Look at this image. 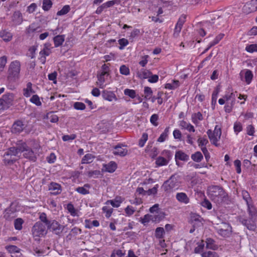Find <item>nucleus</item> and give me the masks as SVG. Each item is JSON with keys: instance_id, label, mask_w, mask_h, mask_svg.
Returning <instances> with one entry per match:
<instances>
[{"instance_id": "1", "label": "nucleus", "mask_w": 257, "mask_h": 257, "mask_svg": "<svg viewBox=\"0 0 257 257\" xmlns=\"http://www.w3.org/2000/svg\"><path fill=\"white\" fill-rule=\"evenodd\" d=\"M207 193L210 199L217 205L226 202L228 199L227 193L219 186L209 187Z\"/></svg>"}, {"instance_id": "2", "label": "nucleus", "mask_w": 257, "mask_h": 257, "mask_svg": "<svg viewBox=\"0 0 257 257\" xmlns=\"http://www.w3.org/2000/svg\"><path fill=\"white\" fill-rule=\"evenodd\" d=\"M21 64L18 60L11 62L8 70V79L11 81L16 82L20 77Z\"/></svg>"}, {"instance_id": "3", "label": "nucleus", "mask_w": 257, "mask_h": 257, "mask_svg": "<svg viewBox=\"0 0 257 257\" xmlns=\"http://www.w3.org/2000/svg\"><path fill=\"white\" fill-rule=\"evenodd\" d=\"M179 176L174 175L163 183L162 187L165 191L171 192L177 189L179 187Z\"/></svg>"}, {"instance_id": "4", "label": "nucleus", "mask_w": 257, "mask_h": 257, "mask_svg": "<svg viewBox=\"0 0 257 257\" xmlns=\"http://www.w3.org/2000/svg\"><path fill=\"white\" fill-rule=\"evenodd\" d=\"M20 157L17 148H10L4 155V162L6 165L12 164Z\"/></svg>"}, {"instance_id": "5", "label": "nucleus", "mask_w": 257, "mask_h": 257, "mask_svg": "<svg viewBox=\"0 0 257 257\" xmlns=\"http://www.w3.org/2000/svg\"><path fill=\"white\" fill-rule=\"evenodd\" d=\"M221 134V127L218 125H215L213 131L211 130H208L207 131V134L211 143L216 147L219 146L218 142L220 139Z\"/></svg>"}, {"instance_id": "6", "label": "nucleus", "mask_w": 257, "mask_h": 257, "mask_svg": "<svg viewBox=\"0 0 257 257\" xmlns=\"http://www.w3.org/2000/svg\"><path fill=\"white\" fill-rule=\"evenodd\" d=\"M217 232L223 237H228L232 233V227L226 222H222L215 227Z\"/></svg>"}, {"instance_id": "7", "label": "nucleus", "mask_w": 257, "mask_h": 257, "mask_svg": "<svg viewBox=\"0 0 257 257\" xmlns=\"http://www.w3.org/2000/svg\"><path fill=\"white\" fill-rule=\"evenodd\" d=\"M18 151L19 152L20 157L22 153H23V156L25 158H28L31 160L35 161L36 158L33 151L29 148H28L26 143H23L19 145L17 148Z\"/></svg>"}, {"instance_id": "8", "label": "nucleus", "mask_w": 257, "mask_h": 257, "mask_svg": "<svg viewBox=\"0 0 257 257\" xmlns=\"http://www.w3.org/2000/svg\"><path fill=\"white\" fill-rule=\"evenodd\" d=\"M14 99L15 94L13 93H8L4 94L0 98L1 108L7 109L13 105Z\"/></svg>"}, {"instance_id": "9", "label": "nucleus", "mask_w": 257, "mask_h": 257, "mask_svg": "<svg viewBox=\"0 0 257 257\" xmlns=\"http://www.w3.org/2000/svg\"><path fill=\"white\" fill-rule=\"evenodd\" d=\"M46 225L42 222H37L32 228V233L34 237H42L47 234Z\"/></svg>"}, {"instance_id": "10", "label": "nucleus", "mask_w": 257, "mask_h": 257, "mask_svg": "<svg viewBox=\"0 0 257 257\" xmlns=\"http://www.w3.org/2000/svg\"><path fill=\"white\" fill-rule=\"evenodd\" d=\"M47 227L54 234L59 235L63 232L65 227L56 220H53L47 225Z\"/></svg>"}, {"instance_id": "11", "label": "nucleus", "mask_w": 257, "mask_h": 257, "mask_svg": "<svg viewBox=\"0 0 257 257\" xmlns=\"http://www.w3.org/2000/svg\"><path fill=\"white\" fill-rule=\"evenodd\" d=\"M239 75L241 78V80L244 81L246 84H249L252 80L253 74L252 71L249 69H244L242 70Z\"/></svg>"}, {"instance_id": "12", "label": "nucleus", "mask_w": 257, "mask_h": 257, "mask_svg": "<svg viewBox=\"0 0 257 257\" xmlns=\"http://www.w3.org/2000/svg\"><path fill=\"white\" fill-rule=\"evenodd\" d=\"M243 12L250 13L257 11V0H251L246 3L243 8Z\"/></svg>"}, {"instance_id": "13", "label": "nucleus", "mask_w": 257, "mask_h": 257, "mask_svg": "<svg viewBox=\"0 0 257 257\" xmlns=\"http://www.w3.org/2000/svg\"><path fill=\"white\" fill-rule=\"evenodd\" d=\"M26 126V125L23 121L18 120L14 123L12 128V132L16 134L20 133L24 130Z\"/></svg>"}, {"instance_id": "14", "label": "nucleus", "mask_w": 257, "mask_h": 257, "mask_svg": "<svg viewBox=\"0 0 257 257\" xmlns=\"http://www.w3.org/2000/svg\"><path fill=\"white\" fill-rule=\"evenodd\" d=\"M109 75V73H106V72H101L97 75L98 80L97 81V85L100 88H103L105 86L104 84L106 80Z\"/></svg>"}, {"instance_id": "15", "label": "nucleus", "mask_w": 257, "mask_h": 257, "mask_svg": "<svg viewBox=\"0 0 257 257\" xmlns=\"http://www.w3.org/2000/svg\"><path fill=\"white\" fill-rule=\"evenodd\" d=\"M124 146L122 144H118L114 147V150L113 154L114 155L119 156L121 157L125 156L127 153V150L125 148H123Z\"/></svg>"}, {"instance_id": "16", "label": "nucleus", "mask_w": 257, "mask_h": 257, "mask_svg": "<svg viewBox=\"0 0 257 257\" xmlns=\"http://www.w3.org/2000/svg\"><path fill=\"white\" fill-rule=\"evenodd\" d=\"M49 190L52 194L56 195L61 193L62 188L58 183L51 182L49 185Z\"/></svg>"}, {"instance_id": "17", "label": "nucleus", "mask_w": 257, "mask_h": 257, "mask_svg": "<svg viewBox=\"0 0 257 257\" xmlns=\"http://www.w3.org/2000/svg\"><path fill=\"white\" fill-rule=\"evenodd\" d=\"M177 200L182 204H187L190 202V199L185 193L179 192L176 195Z\"/></svg>"}, {"instance_id": "18", "label": "nucleus", "mask_w": 257, "mask_h": 257, "mask_svg": "<svg viewBox=\"0 0 257 257\" xmlns=\"http://www.w3.org/2000/svg\"><path fill=\"white\" fill-rule=\"evenodd\" d=\"M236 92H228L223 96L226 103H231V105H234L236 98Z\"/></svg>"}, {"instance_id": "19", "label": "nucleus", "mask_w": 257, "mask_h": 257, "mask_svg": "<svg viewBox=\"0 0 257 257\" xmlns=\"http://www.w3.org/2000/svg\"><path fill=\"white\" fill-rule=\"evenodd\" d=\"M12 21L15 25H20L23 21L22 13L20 11L15 12L12 16Z\"/></svg>"}, {"instance_id": "20", "label": "nucleus", "mask_w": 257, "mask_h": 257, "mask_svg": "<svg viewBox=\"0 0 257 257\" xmlns=\"http://www.w3.org/2000/svg\"><path fill=\"white\" fill-rule=\"evenodd\" d=\"M102 96L103 98L109 101H112L113 100H116V97L115 94L112 92L107 90H103L102 91Z\"/></svg>"}, {"instance_id": "21", "label": "nucleus", "mask_w": 257, "mask_h": 257, "mask_svg": "<svg viewBox=\"0 0 257 257\" xmlns=\"http://www.w3.org/2000/svg\"><path fill=\"white\" fill-rule=\"evenodd\" d=\"M123 199L121 197H116L113 200H107L105 204H111V205L115 208H117L120 206L121 203L123 202Z\"/></svg>"}, {"instance_id": "22", "label": "nucleus", "mask_w": 257, "mask_h": 257, "mask_svg": "<svg viewBox=\"0 0 257 257\" xmlns=\"http://www.w3.org/2000/svg\"><path fill=\"white\" fill-rule=\"evenodd\" d=\"M35 92V91L32 88V84L31 82H28L27 84L26 88L23 89V95L26 97H30Z\"/></svg>"}, {"instance_id": "23", "label": "nucleus", "mask_w": 257, "mask_h": 257, "mask_svg": "<svg viewBox=\"0 0 257 257\" xmlns=\"http://www.w3.org/2000/svg\"><path fill=\"white\" fill-rule=\"evenodd\" d=\"M90 185L89 184H85L82 187H78L76 189V191L82 195H86L89 193V189L90 188Z\"/></svg>"}, {"instance_id": "24", "label": "nucleus", "mask_w": 257, "mask_h": 257, "mask_svg": "<svg viewBox=\"0 0 257 257\" xmlns=\"http://www.w3.org/2000/svg\"><path fill=\"white\" fill-rule=\"evenodd\" d=\"M65 40L64 35H58L53 38V41L55 47H58L62 45Z\"/></svg>"}, {"instance_id": "25", "label": "nucleus", "mask_w": 257, "mask_h": 257, "mask_svg": "<svg viewBox=\"0 0 257 257\" xmlns=\"http://www.w3.org/2000/svg\"><path fill=\"white\" fill-rule=\"evenodd\" d=\"M51 45L49 43H45L44 45L43 49L40 52V55L49 56L51 53Z\"/></svg>"}, {"instance_id": "26", "label": "nucleus", "mask_w": 257, "mask_h": 257, "mask_svg": "<svg viewBox=\"0 0 257 257\" xmlns=\"http://www.w3.org/2000/svg\"><path fill=\"white\" fill-rule=\"evenodd\" d=\"M203 116L200 112L193 113L191 116L192 121L196 125H197L199 121L203 120Z\"/></svg>"}, {"instance_id": "27", "label": "nucleus", "mask_w": 257, "mask_h": 257, "mask_svg": "<svg viewBox=\"0 0 257 257\" xmlns=\"http://www.w3.org/2000/svg\"><path fill=\"white\" fill-rule=\"evenodd\" d=\"M206 248L212 250H216L217 248V245L215 244V241L211 238H207L205 241Z\"/></svg>"}, {"instance_id": "28", "label": "nucleus", "mask_w": 257, "mask_h": 257, "mask_svg": "<svg viewBox=\"0 0 257 257\" xmlns=\"http://www.w3.org/2000/svg\"><path fill=\"white\" fill-rule=\"evenodd\" d=\"M0 37L6 42L10 41L13 37V35L9 32L3 30L0 32Z\"/></svg>"}, {"instance_id": "29", "label": "nucleus", "mask_w": 257, "mask_h": 257, "mask_svg": "<svg viewBox=\"0 0 257 257\" xmlns=\"http://www.w3.org/2000/svg\"><path fill=\"white\" fill-rule=\"evenodd\" d=\"M106 171L113 173L117 168L116 164L113 161L110 162L108 164L104 165Z\"/></svg>"}, {"instance_id": "30", "label": "nucleus", "mask_w": 257, "mask_h": 257, "mask_svg": "<svg viewBox=\"0 0 257 257\" xmlns=\"http://www.w3.org/2000/svg\"><path fill=\"white\" fill-rule=\"evenodd\" d=\"M175 159L176 161L177 160H180L181 161H187L189 159V156L184 152L181 151H179L176 152Z\"/></svg>"}, {"instance_id": "31", "label": "nucleus", "mask_w": 257, "mask_h": 257, "mask_svg": "<svg viewBox=\"0 0 257 257\" xmlns=\"http://www.w3.org/2000/svg\"><path fill=\"white\" fill-rule=\"evenodd\" d=\"M180 82L178 80H174L172 83H168L165 84V88L169 90L175 89L179 87Z\"/></svg>"}, {"instance_id": "32", "label": "nucleus", "mask_w": 257, "mask_h": 257, "mask_svg": "<svg viewBox=\"0 0 257 257\" xmlns=\"http://www.w3.org/2000/svg\"><path fill=\"white\" fill-rule=\"evenodd\" d=\"M94 156L91 154H86L82 159V164H89L93 162Z\"/></svg>"}, {"instance_id": "33", "label": "nucleus", "mask_w": 257, "mask_h": 257, "mask_svg": "<svg viewBox=\"0 0 257 257\" xmlns=\"http://www.w3.org/2000/svg\"><path fill=\"white\" fill-rule=\"evenodd\" d=\"M102 212L105 214V216L107 218H109L113 211V209L110 206H104L102 208Z\"/></svg>"}, {"instance_id": "34", "label": "nucleus", "mask_w": 257, "mask_h": 257, "mask_svg": "<svg viewBox=\"0 0 257 257\" xmlns=\"http://www.w3.org/2000/svg\"><path fill=\"white\" fill-rule=\"evenodd\" d=\"M169 127H167L164 132L160 135V136L158 139V142L162 143L164 142L168 137V134L169 132Z\"/></svg>"}, {"instance_id": "35", "label": "nucleus", "mask_w": 257, "mask_h": 257, "mask_svg": "<svg viewBox=\"0 0 257 257\" xmlns=\"http://www.w3.org/2000/svg\"><path fill=\"white\" fill-rule=\"evenodd\" d=\"M151 215L152 221L153 222H159L164 218L163 214L161 212H156L154 214Z\"/></svg>"}, {"instance_id": "36", "label": "nucleus", "mask_w": 257, "mask_h": 257, "mask_svg": "<svg viewBox=\"0 0 257 257\" xmlns=\"http://www.w3.org/2000/svg\"><path fill=\"white\" fill-rule=\"evenodd\" d=\"M151 74H152V72L150 71L143 69L139 72V76L141 79H148Z\"/></svg>"}, {"instance_id": "37", "label": "nucleus", "mask_w": 257, "mask_h": 257, "mask_svg": "<svg viewBox=\"0 0 257 257\" xmlns=\"http://www.w3.org/2000/svg\"><path fill=\"white\" fill-rule=\"evenodd\" d=\"M7 250L11 253L16 254L19 253L21 249L16 245H9L6 247Z\"/></svg>"}, {"instance_id": "38", "label": "nucleus", "mask_w": 257, "mask_h": 257, "mask_svg": "<svg viewBox=\"0 0 257 257\" xmlns=\"http://www.w3.org/2000/svg\"><path fill=\"white\" fill-rule=\"evenodd\" d=\"M205 246V243L203 240L198 243V245L194 249V252L196 253H202Z\"/></svg>"}, {"instance_id": "39", "label": "nucleus", "mask_w": 257, "mask_h": 257, "mask_svg": "<svg viewBox=\"0 0 257 257\" xmlns=\"http://www.w3.org/2000/svg\"><path fill=\"white\" fill-rule=\"evenodd\" d=\"M192 159L196 162H200L203 159V155L200 152H197L191 156Z\"/></svg>"}, {"instance_id": "40", "label": "nucleus", "mask_w": 257, "mask_h": 257, "mask_svg": "<svg viewBox=\"0 0 257 257\" xmlns=\"http://www.w3.org/2000/svg\"><path fill=\"white\" fill-rule=\"evenodd\" d=\"M67 209L70 213V214L73 216H78L77 211L74 208L73 205L71 203H69L67 206Z\"/></svg>"}, {"instance_id": "41", "label": "nucleus", "mask_w": 257, "mask_h": 257, "mask_svg": "<svg viewBox=\"0 0 257 257\" xmlns=\"http://www.w3.org/2000/svg\"><path fill=\"white\" fill-rule=\"evenodd\" d=\"M156 163L159 166H164L168 164V161L164 157H159L157 159Z\"/></svg>"}, {"instance_id": "42", "label": "nucleus", "mask_w": 257, "mask_h": 257, "mask_svg": "<svg viewBox=\"0 0 257 257\" xmlns=\"http://www.w3.org/2000/svg\"><path fill=\"white\" fill-rule=\"evenodd\" d=\"M164 233L165 231L163 227H157L155 231V236L157 238L161 239L163 237Z\"/></svg>"}, {"instance_id": "43", "label": "nucleus", "mask_w": 257, "mask_h": 257, "mask_svg": "<svg viewBox=\"0 0 257 257\" xmlns=\"http://www.w3.org/2000/svg\"><path fill=\"white\" fill-rule=\"evenodd\" d=\"M124 94L131 97V98H134L136 97L137 94L135 90L133 89H125L124 90Z\"/></svg>"}, {"instance_id": "44", "label": "nucleus", "mask_w": 257, "mask_h": 257, "mask_svg": "<svg viewBox=\"0 0 257 257\" xmlns=\"http://www.w3.org/2000/svg\"><path fill=\"white\" fill-rule=\"evenodd\" d=\"M24 221L22 218H19L14 221L15 228L17 230H21L22 228V224Z\"/></svg>"}, {"instance_id": "45", "label": "nucleus", "mask_w": 257, "mask_h": 257, "mask_svg": "<svg viewBox=\"0 0 257 257\" xmlns=\"http://www.w3.org/2000/svg\"><path fill=\"white\" fill-rule=\"evenodd\" d=\"M30 101L37 106H40L42 104L40 98L38 95H33L30 99Z\"/></svg>"}, {"instance_id": "46", "label": "nucleus", "mask_w": 257, "mask_h": 257, "mask_svg": "<svg viewBox=\"0 0 257 257\" xmlns=\"http://www.w3.org/2000/svg\"><path fill=\"white\" fill-rule=\"evenodd\" d=\"M202 257H219L218 254L213 251H207L202 252L201 254Z\"/></svg>"}, {"instance_id": "47", "label": "nucleus", "mask_w": 257, "mask_h": 257, "mask_svg": "<svg viewBox=\"0 0 257 257\" xmlns=\"http://www.w3.org/2000/svg\"><path fill=\"white\" fill-rule=\"evenodd\" d=\"M158 188H159V185L158 184L155 185L154 187L146 191V195L150 196V195H152L156 194L157 193V191H158Z\"/></svg>"}, {"instance_id": "48", "label": "nucleus", "mask_w": 257, "mask_h": 257, "mask_svg": "<svg viewBox=\"0 0 257 257\" xmlns=\"http://www.w3.org/2000/svg\"><path fill=\"white\" fill-rule=\"evenodd\" d=\"M119 72L120 74L126 76L130 74L128 67L125 65H122L120 67Z\"/></svg>"}, {"instance_id": "49", "label": "nucleus", "mask_w": 257, "mask_h": 257, "mask_svg": "<svg viewBox=\"0 0 257 257\" xmlns=\"http://www.w3.org/2000/svg\"><path fill=\"white\" fill-rule=\"evenodd\" d=\"M198 146L200 147H206L207 144H208V140L204 137H199L197 140Z\"/></svg>"}, {"instance_id": "50", "label": "nucleus", "mask_w": 257, "mask_h": 257, "mask_svg": "<svg viewBox=\"0 0 257 257\" xmlns=\"http://www.w3.org/2000/svg\"><path fill=\"white\" fill-rule=\"evenodd\" d=\"M241 194L243 199L246 202V204L252 202L251 197H250L249 193L246 191L243 190L241 192Z\"/></svg>"}, {"instance_id": "51", "label": "nucleus", "mask_w": 257, "mask_h": 257, "mask_svg": "<svg viewBox=\"0 0 257 257\" xmlns=\"http://www.w3.org/2000/svg\"><path fill=\"white\" fill-rule=\"evenodd\" d=\"M52 6V3L50 0H43L42 8L44 11L49 10Z\"/></svg>"}, {"instance_id": "52", "label": "nucleus", "mask_w": 257, "mask_h": 257, "mask_svg": "<svg viewBox=\"0 0 257 257\" xmlns=\"http://www.w3.org/2000/svg\"><path fill=\"white\" fill-rule=\"evenodd\" d=\"M247 206V210L250 215L251 216L255 214V209L253 205L252 202L246 204Z\"/></svg>"}, {"instance_id": "53", "label": "nucleus", "mask_w": 257, "mask_h": 257, "mask_svg": "<svg viewBox=\"0 0 257 257\" xmlns=\"http://www.w3.org/2000/svg\"><path fill=\"white\" fill-rule=\"evenodd\" d=\"M245 50L248 53L257 52V44L248 45L245 47Z\"/></svg>"}, {"instance_id": "54", "label": "nucleus", "mask_w": 257, "mask_h": 257, "mask_svg": "<svg viewBox=\"0 0 257 257\" xmlns=\"http://www.w3.org/2000/svg\"><path fill=\"white\" fill-rule=\"evenodd\" d=\"M70 7L68 5H66L63 8L57 13L58 16H62L67 14L70 11Z\"/></svg>"}, {"instance_id": "55", "label": "nucleus", "mask_w": 257, "mask_h": 257, "mask_svg": "<svg viewBox=\"0 0 257 257\" xmlns=\"http://www.w3.org/2000/svg\"><path fill=\"white\" fill-rule=\"evenodd\" d=\"M148 135L147 133H143L142 136V138L139 141V145L141 147H143L146 141L148 140Z\"/></svg>"}, {"instance_id": "56", "label": "nucleus", "mask_w": 257, "mask_h": 257, "mask_svg": "<svg viewBox=\"0 0 257 257\" xmlns=\"http://www.w3.org/2000/svg\"><path fill=\"white\" fill-rule=\"evenodd\" d=\"M144 93L145 94V98L148 99L152 95L153 91L150 87L146 86L144 88Z\"/></svg>"}, {"instance_id": "57", "label": "nucleus", "mask_w": 257, "mask_h": 257, "mask_svg": "<svg viewBox=\"0 0 257 257\" xmlns=\"http://www.w3.org/2000/svg\"><path fill=\"white\" fill-rule=\"evenodd\" d=\"M100 175V171L99 170L90 171L87 172V175L88 177H97Z\"/></svg>"}, {"instance_id": "58", "label": "nucleus", "mask_w": 257, "mask_h": 257, "mask_svg": "<svg viewBox=\"0 0 257 257\" xmlns=\"http://www.w3.org/2000/svg\"><path fill=\"white\" fill-rule=\"evenodd\" d=\"M159 119V116L157 114H153L150 118L151 123L154 126H157L158 125V120Z\"/></svg>"}, {"instance_id": "59", "label": "nucleus", "mask_w": 257, "mask_h": 257, "mask_svg": "<svg viewBox=\"0 0 257 257\" xmlns=\"http://www.w3.org/2000/svg\"><path fill=\"white\" fill-rule=\"evenodd\" d=\"M7 62V58L6 56H4L0 57V71L3 70Z\"/></svg>"}, {"instance_id": "60", "label": "nucleus", "mask_w": 257, "mask_h": 257, "mask_svg": "<svg viewBox=\"0 0 257 257\" xmlns=\"http://www.w3.org/2000/svg\"><path fill=\"white\" fill-rule=\"evenodd\" d=\"M39 218L41 221L45 223V225H48L51 221L47 219V215L45 213H41L40 215Z\"/></svg>"}, {"instance_id": "61", "label": "nucleus", "mask_w": 257, "mask_h": 257, "mask_svg": "<svg viewBox=\"0 0 257 257\" xmlns=\"http://www.w3.org/2000/svg\"><path fill=\"white\" fill-rule=\"evenodd\" d=\"M224 35L223 34H220L217 36L216 38L212 42H210L211 46H213L215 45L218 44L219 42L223 38Z\"/></svg>"}, {"instance_id": "62", "label": "nucleus", "mask_w": 257, "mask_h": 257, "mask_svg": "<svg viewBox=\"0 0 257 257\" xmlns=\"http://www.w3.org/2000/svg\"><path fill=\"white\" fill-rule=\"evenodd\" d=\"M73 106L77 110H84L85 108V104L81 102H75Z\"/></svg>"}, {"instance_id": "63", "label": "nucleus", "mask_w": 257, "mask_h": 257, "mask_svg": "<svg viewBox=\"0 0 257 257\" xmlns=\"http://www.w3.org/2000/svg\"><path fill=\"white\" fill-rule=\"evenodd\" d=\"M118 43L120 45L119 47V49L122 50L128 44V42L127 39L122 38L118 40Z\"/></svg>"}, {"instance_id": "64", "label": "nucleus", "mask_w": 257, "mask_h": 257, "mask_svg": "<svg viewBox=\"0 0 257 257\" xmlns=\"http://www.w3.org/2000/svg\"><path fill=\"white\" fill-rule=\"evenodd\" d=\"M135 209L131 206H127L124 209V211L127 216H131L133 215L135 212Z\"/></svg>"}]
</instances>
